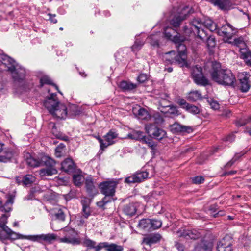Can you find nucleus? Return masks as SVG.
I'll use <instances>...</instances> for the list:
<instances>
[{
  "label": "nucleus",
  "mask_w": 251,
  "mask_h": 251,
  "mask_svg": "<svg viewBox=\"0 0 251 251\" xmlns=\"http://www.w3.org/2000/svg\"><path fill=\"white\" fill-rule=\"evenodd\" d=\"M0 65L4 66L7 70L10 72L16 85L21 87L23 90H26L27 83L25 79V70L24 68L4 54H0Z\"/></svg>",
  "instance_id": "1"
},
{
  "label": "nucleus",
  "mask_w": 251,
  "mask_h": 251,
  "mask_svg": "<svg viewBox=\"0 0 251 251\" xmlns=\"http://www.w3.org/2000/svg\"><path fill=\"white\" fill-rule=\"evenodd\" d=\"M212 79L219 84L234 87L236 78L232 72L227 69H221L220 64L217 62H212L210 72Z\"/></svg>",
  "instance_id": "2"
},
{
  "label": "nucleus",
  "mask_w": 251,
  "mask_h": 251,
  "mask_svg": "<svg viewBox=\"0 0 251 251\" xmlns=\"http://www.w3.org/2000/svg\"><path fill=\"white\" fill-rule=\"evenodd\" d=\"M186 51V46L180 45L178 48L177 54L174 51L165 53L163 56L165 63L167 64H176L180 67L187 66Z\"/></svg>",
  "instance_id": "3"
},
{
  "label": "nucleus",
  "mask_w": 251,
  "mask_h": 251,
  "mask_svg": "<svg viewBox=\"0 0 251 251\" xmlns=\"http://www.w3.org/2000/svg\"><path fill=\"white\" fill-rule=\"evenodd\" d=\"M65 236L62 238H59V242L71 244L72 245H78L81 243V240L77 231L74 229L66 227L63 230Z\"/></svg>",
  "instance_id": "4"
},
{
  "label": "nucleus",
  "mask_w": 251,
  "mask_h": 251,
  "mask_svg": "<svg viewBox=\"0 0 251 251\" xmlns=\"http://www.w3.org/2000/svg\"><path fill=\"white\" fill-rule=\"evenodd\" d=\"M237 32V29L233 27L229 24H226L223 25L218 30L217 33L219 35L223 37L226 42L231 43L230 40Z\"/></svg>",
  "instance_id": "5"
},
{
  "label": "nucleus",
  "mask_w": 251,
  "mask_h": 251,
  "mask_svg": "<svg viewBox=\"0 0 251 251\" xmlns=\"http://www.w3.org/2000/svg\"><path fill=\"white\" fill-rule=\"evenodd\" d=\"M118 136V134L114 130H110L103 138L104 140L101 139L100 137L98 136L97 139L100 144V148L102 150H104L108 146L113 144L115 141V139H117Z\"/></svg>",
  "instance_id": "6"
},
{
  "label": "nucleus",
  "mask_w": 251,
  "mask_h": 251,
  "mask_svg": "<svg viewBox=\"0 0 251 251\" xmlns=\"http://www.w3.org/2000/svg\"><path fill=\"white\" fill-rule=\"evenodd\" d=\"M192 76L194 82L198 85L206 86L209 85V80L203 75L201 67L195 66L192 72Z\"/></svg>",
  "instance_id": "7"
},
{
  "label": "nucleus",
  "mask_w": 251,
  "mask_h": 251,
  "mask_svg": "<svg viewBox=\"0 0 251 251\" xmlns=\"http://www.w3.org/2000/svg\"><path fill=\"white\" fill-rule=\"evenodd\" d=\"M145 128L149 136L157 140H161L166 135V132L164 130L157 127L154 124H148L146 125Z\"/></svg>",
  "instance_id": "8"
},
{
  "label": "nucleus",
  "mask_w": 251,
  "mask_h": 251,
  "mask_svg": "<svg viewBox=\"0 0 251 251\" xmlns=\"http://www.w3.org/2000/svg\"><path fill=\"white\" fill-rule=\"evenodd\" d=\"M20 237V234L14 232L7 226L0 227V240L3 242L7 239L15 240Z\"/></svg>",
  "instance_id": "9"
},
{
  "label": "nucleus",
  "mask_w": 251,
  "mask_h": 251,
  "mask_svg": "<svg viewBox=\"0 0 251 251\" xmlns=\"http://www.w3.org/2000/svg\"><path fill=\"white\" fill-rule=\"evenodd\" d=\"M148 175L149 173L147 171H138L130 176L126 177L124 182L127 184L140 183L147 178Z\"/></svg>",
  "instance_id": "10"
},
{
  "label": "nucleus",
  "mask_w": 251,
  "mask_h": 251,
  "mask_svg": "<svg viewBox=\"0 0 251 251\" xmlns=\"http://www.w3.org/2000/svg\"><path fill=\"white\" fill-rule=\"evenodd\" d=\"M117 183L114 181H104L99 185L101 194L104 195L114 196Z\"/></svg>",
  "instance_id": "11"
},
{
  "label": "nucleus",
  "mask_w": 251,
  "mask_h": 251,
  "mask_svg": "<svg viewBox=\"0 0 251 251\" xmlns=\"http://www.w3.org/2000/svg\"><path fill=\"white\" fill-rule=\"evenodd\" d=\"M238 77L240 82L238 86L239 89L242 92H248L251 87L250 74L246 72H243L239 74Z\"/></svg>",
  "instance_id": "12"
},
{
  "label": "nucleus",
  "mask_w": 251,
  "mask_h": 251,
  "mask_svg": "<svg viewBox=\"0 0 251 251\" xmlns=\"http://www.w3.org/2000/svg\"><path fill=\"white\" fill-rule=\"evenodd\" d=\"M195 13L194 9L189 6L181 5L179 7H174L171 16H188Z\"/></svg>",
  "instance_id": "13"
},
{
  "label": "nucleus",
  "mask_w": 251,
  "mask_h": 251,
  "mask_svg": "<svg viewBox=\"0 0 251 251\" xmlns=\"http://www.w3.org/2000/svg\"><path fill=\"white\" fill-rule=\"evenodd\" d=\"M217 251H232V241L229 236H225L220 240L217 245Z\"/></svg>",
  "instance_id": "14"
},
{
  "label": "nucleus",
  "mask_w": 251,
  "mask_h": 251,
  "mask_svg": "<svg viewBox=\"0 0 251 251\" xmlns=\"http://www.w3.org/2000/svg\"><path fill=\"white\" fill-rule=\"evenodd\" d=\"M59 101L57 98L56 94L52 93L47 97L44 101V105L50 113L52 111L55 106L59 104Z\"/></svg>",
  "instance_id": "15"
},
{
  "label": "nucleus",
  "mask_w": 251,
  "mask_h": 251,
  "mask_svg": "<svg viewBox=\"0 0 251 251\" xmlns=\"http://www.w3.org/2000/svg\"><path fill=\"white\" fill-rule=\"evenodd\" d=\"M176 234L178 237H184L187 239H197L201 236L200 233L196 230H180L178 231Z\"/></svg>",
  "instance_id": "16"
},
{
  "label": "nucleus",
  "mask_w": 251,
  "mask_h": 251,
  "mask_svg": "<svg viewBox=\"0 0 251 251\" xmlns=\"http://www.w3.org/2000/svg\"><path fill=\"white\" fill-rule=\"evenodd\" d=\"M50 113L57 118H65L67 114V107L64 104L59 102V104H57Z\"/></svg>",
  "instance_id": "17"
},
{
  "label": "nucleus",
  "mask_w": 251,
  "mask_h": 251,
  "mask_svg": "<svg viewBox=\"0 0 251 251\" xmlns=\"http://www.w3.org/2000/svg\"><path fill=\"white\" fill-rule=\"evenodd\" d=\"M209 1L222 10H229L234 8L229 0H209Z\"/></svg>",
  "instance_id": "18"
},
{
  "label": "nucleus",
  "mask_w": 251,
  "mask_h": 251,
  "mask_svg": "<svg viewBox=\"0 0 251 251\" xmlns=\"http://www.w3.org/2000/svg\"><path fill=\"white\" fill-rule=\"evenodd\" d=\"M17 154L16 151L13 149H7L0 155V162L6 163L10 161Z\"/></svg>",
  "instance_id": "19"
},
{
  "label": "nucleus",
  "mask_w": 251,
  "mask_h": 251,
  "mask_svg": "<svg viewBox=\"0 0 251 251\" xmlns=\"http://www.w3.org/2000/svg\"><path fill=\"white\" fill-rule=\"evenodd\" d=\"M161 238V236L158 233L150 234L144 237L142 243L151 246L158 242Z\"/></svg>",
  "instance_id": "20"
},
{
  "label": "nucleus",
  "mask_w": 251,
  "mask_h": 251,
  "mask_svg": "<svg viewBox=\"0 0 251 251\" xmlns=\"http://www.w3.org/2000/svg\"><path fill=\"white\" fill-rule=\"evenodd\" d=\"M50 214L52 217H55L56 219L61 221L65 220V217L64 213L59 206H56L51 209L50 211Z\"/></svg>",
  "instance_id": "21"
},
{
  "label": "nucleus",
  "mask_w": 251,
  "mask_h": 251,
  "mask_svg": "<svg viewBox=\"0 0 251 251\" xmlns=\"http://www.w3.org/2000/svg\"><path fill=\"white\" fill-rule=\"evenodd\" d=\"M191 130L190 127L182 126L177 123H176L171 126V130L173 133L189 132Z\"/></svg>",
  "instance_id": "22"
},
{
  "label": "nucleus",
  "mask_w": 251,
  "mask_h": 251,
  "mask_svg": "<svg viewBox=\"0 0 251 251\" xmlns=\"http://www.w3.org/2000/svg\"><path fill=\"white\" fill-rule=\"evenodd\" d=\"M75 166L73 160L70 158L66 159L61 163V169L66 172H73Z\"/></svg>",
  "instance_id": "23"
},
{
  "label": "nucleus",
  "mask_w": 251,
  "mask_h": 251,
  "mask_svg": "<svg viewBox=\"0 0 251 251\" xmlns=\"http://www.w3.org/2000/svg\"><path fill=\"white\" fill-rule=\"evenodd\" d=\"M134 114L138 119L148 120L150 119L151 116L148 111L144 108H139L138 109H133Z\"/></svg>",
  "instance_id": "24"
},
{
  "label": "nucleus",
  "mask_w": 251,
  "mask_h": 251,
  "mask_svg": "<svg viewBox=\"0 0 251 251\" xmlns=\"http://www.w3.org/2000/svg\"><path fill=\"white\" fill-rule=\"evenodd\" d=\"M241 58L243 59L246 64L248 66H251V52L246 48H242L240 50Z\"/></svg>",
  "instance_id": "25"
},
{
  "label": "nucleus",
  "mask_w": 251,
  "mask_h": 251,
  "mask_svg": "<svg viewBox=\"0 0 251 251\" xmlns=\"http://www.w3.org/2000/svg\"><path fill=\"white\" fill-rule=\"evenodd\" d=\"M151 220L143 219L139 221L138 227L145 231H151Z\"/></svg>",
  "instance_id": "26"
},
{
  "label": "nucleus",
  "mask_w": 251,
  "mask_h": 251,
  "mask_svg": "<svg viewBox=\"0 0 251 251\" xmlns=\"http://www.w3.org/2000/svg\"><path fill=\"white\" fill-rule=\"evenodd\" d=\"M201 93L197 90L190 91L187 95V100L190 101L195 102L202 99Z\"/></svg>",
  "instance_id": "27"
},
{
  "label": "nucleus",
  "mask_w": 251,
  "mask_h": 251,
  "mask_svg": "<svg viewBox=\"0 0 251 251\" xmlns=\"http://www.w3.org/2000/svg\"><path fill=\"white\" fill-rule=\"evenodd\" d=\"M163 101L160 102V105L163 108L168 107L169 108L165 111L161 110L162 112H164L168 116H173L178 115V110L176 107L170 105H163Z\"/></svg>",
  "instance_id": "28"
},
{
  "label": "nucleus",
  "mask_w": 251,
  "mask_h": 251,
  "mask_svg": "<svg viewBox=\"0 0 251 251\" xmlns=\"http://www.w3.org/2000/svg\"><path fill=\"white\" fill-rule=\"evenodd\" d=\"M123 211L126 215L132 216L135 214L137 209L134 203H129L124 206Z\"/></svg>",
  "instance_id": "29"
},
{
  "label": "nucleus",
  "mask_w": 251,
  "mask_h": 251,
  "mask_svg": "<svg viewBox=\"0 0 251 251\" xmlns=\"http://www.w3.org/2000/svg\"><path fill=\"white\" fill-rule=\"evenodd\" d=\"M85 186L88 193L90 194H94L96 191L94 181L90 177H88L86 179Z\"/></svg>",
  "instance_id": "30"
},
{
  "label": "nucleus",
  "mask_w": 251,
  "mask_h": 251,
  "mask_svg": "<svg viewBox=\"0 0 251 251\" xmlns=\"http://www.w3.org/2000/svg\"><path fill=\"white\" fill-rule=\"evenodd\" d=\"M119 87L123 90H132L137 88L136 84L126 81H122L119 84Z\"/></svg>",
  "instance_id": "31"
},
{
  "label": "nucleus",
  "mask_w": 251,
  "mask_h": 251,
  "mask_svg": "<svg viewBox=\"0 0 251 251\" xmlns=\"http://www.w3.org/2000/svg\"><path fill=\"white\" fill-rule=\"evenodd\" d=\"M57 173V171L54 167H47L40 170V175L42 176H50L56 174Z\"/></svg>",
  "instance_id": "32"
},
{
  "label": "nucleus",
  "mask_w": 251,
  "mask_h": 251,
  "mask_svg": "<svg viewBox=\"0 0 251 251\" xmlns=\"http://www.w3.org/2000/svg\"><path fill=\"white\" fill-rule=\"evenodd\" d=\"M128 137L132 139L142 141L145 137V135L142 131L139 130H134L131 133L128 134Z\"/></svg>",
  "instance_id": "33"
},
{
  "label": "nucleus",
  "mask_w": 251,
  "mask_h": 251,
  "mask_svg": "<svg viewBox=\"0 0 251 251\" xmlns=\"http://www.w3.org/2000/svg\"><path fill=\"white\" fill-rule=\"evenodd\" d=\"M211 245L210 243L201 242L195 246V251H211Z\"/></svg>",
  "instance_id": "34"
},
{
  "label": "nucleus",
  "mask_w": 251,
  "mask_h": 251,
  "mask_svg": "<svg viewBox=\"0 0 251 251\" xmlns=\"http://www.w3.org/2000/svg\"><path fill=\"white\" fill-rule=\"evenodd\" d=\"M42 241H45L48 243H51L57 239V236L54 233L42 234H41Z\"/></svg>",
  "instance_id": "35"
},
{
  "label": "nucleus",
  "mask_w": 251,
  "mask_h": 251,
  "mask_svg": "<svg viewBox=\"0 0 251 251\" xmlns=\"http://www.w3.org/2000/svg\"><path fill=\"white\" fill-rule=\"evenodd\" d=\"M35 181V177L31 175H25L22 179V184L25 186L31 185Z\"/></svg>",
  "instance_id": "36"
},
{
  "label": "nucleus",
  "mask_w": 251,
  "mask_h": 251,
  "mask_svg": "<svg viewBox=\"0 0 251 251\" xmlns=\"http://www.w3.org/2000/svg\"><path fill=\"white\" fill-rule=\"evenodd\" d=\"M185 40V37L181 36L180 34L177 33L176 35H174L171 40L176 45L177 51H178V48L180 45H184L183 43Z\"/></svg>",
  "instance_id": "37"
},
{
  "label": "nucleus",
  "mask_w": 251,
  "mask_h": 251,
  "mask_svg": "<svg viewBox=\"0 0 251 251\" xmlns=\"http://www.w3.org/2000/svg\"><path fill=\"white\" fill-rule=\"evenodd\" d=\"M159 34L151 35L147 38L148 42L153 47H159Z\"/></svg>",
  "instance_id": "38"
},
{
  "label": "nucleus",
  "mask_w": 251,
  "mask_h": 251,
  "mask_svg": "<svg viewBox=\"0 0 251 251\" xmlns=\"http://www.w3.org/2000/svg\"><path fill=\"white\" fill-rule=\"evenodd\" d=\"M40 83L42 86L45 84L53 86L60 94H62V93L59 90L58 86L56 84L53 83L51 80L48 76H44L41 77L40 79Z\"/></svg>",
  "instance_id": "39"
},
{
  "label": "nucleus",
  "mask_w": 251,
  "mask_h": 251,
  "mask_svg": "<svg viewBox=\"0 0 251 251\" xmlns=\"http://www.w3.org/2000/svg\"><path fill=\"white\" fill-rule=\"evenodd\" d=\"M20 236H21V237H20V239H26L34 242H38L39 243H41L42 242L41 234L28 236L20 234Z\"/></svg>",
  "instance_id": "40"
},
{
  "label": "nucleus",
  "mask_w": 251,
  "mask_h": 251,
  "mask_svg": "<svg viewBox=\"0 0 251 251\" xmlns=\"http://www.w3.org/2000/svg\"><path fill=\"white\" fill-rule=\"evenodd\" d=\"M42 162L47 167H54L55 165V161L49 156H44L42 158Z\"/></svg>",
  "instance_id": "41"
},
{
  "label": "nucleus",
  "mask_w": 251,
  "mask_h": 251,
  "mask_svg": "<svg viewBox=\"0 0 251 251\" xmlns=\"http://www.w3.org/2000/svg\"><path fill=\"white\" fill-rule=\"evenodd\" d=\"M144 44V41L143 40H140L136 38L134 45L131 47L132 51L133 52L138 51Z\"/></svg>",
  "instance_id": "42"
},
{
  "label": "nucleus",
  "mask_w": 251,
  "mask_h": 251,
  "mask_svg": "<svg viewBox=\"0 0 251 251\" xmlns=\"http://www.w3.org/2000/svg\"><path fill=\"white\" fill-rule=\"evenodd\" d=\"M113 196L111 195H105V197L102 200L97 202V205L100 207H103L108 202H110L112 200V197Z\"/></svg>",
  "instance_id": "43"
},
{
  "label": "nucleus",
  "mask_w": 251,
  "mask_h": 251,
  "mask_svg": "<svg viewBox=\"0 0 251 251\" xmlns=\"http://www.w3.org/2000/svg\"><path fill=\"white\" fill-rule=\"evenodd\" d=\"M27 164L31 167H37L40 165L41 162L34 158L30 156L26 160Z\"/></svg>",
  "instance_id": "44"
},
{
  "label": "nucleus",
  "mask_w": 251,
  "mask_h": 251,
  "mask_svg": "<svg viewBox=\"0 0 251 251\" xmlns=\"http://www.w3.org/2000/svg\"><path fill=\"white\" fill-rule=\"evenodd\" d=\"M73 182L76 186H80L84 181V177L81 175H74L73 177Z\"/></svg>",
  "instance_id": "45"
},
{
  "label": "nucleus",
  "mask_w": 251,
  "mask_h": 251,
  "mask_svg": "<svg viewBox=\"0 0 251 251\" xmlns=\"http://www.w3.org/2000/svg\"><path fill=\"white\" fill-rule=\"evenodd\" d=\"M106 248L107 251H123L124 250L123 246L114 243L109 245L107 243Z\"/></svg>",
  "instance_id": "46"
},
{
  "label": "nucleus",
  "mask_w": 251,
  "mask_h": 251,
  "mask_svg": "<svg viewBox=\"0 0 251 251\" xmlns=\"http://www.w3.org/2000/svg\"><path fill=\"white\" fill-rule=\"evenodd\" d=\"M183 17H174L171 21V24L175 27H178L180 26L181 23L185 19Z\"/></svg>",
  "instance_id": "47"
},
{
  "label": "nucleus",
  "mask_w": 251,
  "mask_h": 251,
  "mask_svg": "<svg viewBox=\"0 0 251 251\" xmlns=\"http://www.w3.org/2000/svg\"><path fill=\"white\" fill-rule=\"evenodd\" d=\"M176 32V31L175 29L171 27H166L164 29V34L166 38L171 40L174 36L173 34Z\"/></svg>",
  "instance_id": "48"
},
{
  "label": "nucleus",
  "mask_w": 251,
  "mask_h": 251,
  "mask_svg": "<svg viewBox=\"0 0 251 251\" xmlns=\"http://www.w3.org/2000/svg\"><path fill=\"white\" fill-rule=\"evenodd\" d=\"M65 146L63 144H60L55 149V155L57 157H60L65 152Z\"/></svg>",
  "instance_id": "49"
},
{
  "label": "nucleus",
  "mask_w": 251,
  "mask_h": 251,
  "mask_svg": "<svg viewBox=\"0 0 251 251\" xmlns=\"http://www.w3.org/2000/svg\"><path fill=\"white\" fill-rule=\"evenodd\" d=\"M142 142L143 143L147 144L152 150H155L156 145L152 139L145 136L144 138L142 139Z\"/></svg>",
  "instance_id": "50"
},
{
  "label": "nucleus",
  "mask_w": 251,
  "mask_h": 251,
  "mask_svg": "<svg viewBox=\"0 0 251 251\" xmlns=\"http://www.w3.org/2000/svg\"><path fill=\"white\" fill-rule=\"evenodd\" d=\"M185 110L193 114H197L200 113V109L196 106L189 104L185 107Z\"/></svg>",
  "instance_id": "51"
},
{
  "label": "nucleus",
  "mask_w": 251,
  "mask_h": 251,
  "mask_svg": "<svg viewBox=\"0 0 251 251\" xmlns=\"http://www.w3.org/2000/svg\"><path fill=\"white\" fill-rule=\"evenodd\" d=\"M233 43L235 45L240 48V50L241 49L245 48V47H246V44L242 37H240L235 39L234 40Z\"/></svg>",
  "instance_id": "52"
},
{
  "label": "nucleus",
  "mask_w": 251,
  "mask_h": 251,
  "mask_svg": "<svg viewBox=\"0 0 251 251\" xmlns=\"http://www.w3.org/2000/svg\"><path fill=\"white\" fill-rule=\"evenodd\" d=\"M151 231L160 228L162 225V222L158 220H151Z\"/></svg>",
  "instance_id": "53"
},
{
  "label": "nucleus",
  "mask_w": 251,
  "mask_h": 251,
  "mask_svg": "<svg viewBox=\"0 0 251 251\" xmlns=\"http://www.w3.org/2000/svg\"><path fill=\"white\" fill-rule=\"evenodd\" d=\"M92 210L90 207H82L81 215H83L85 219H88V217L91 215Z\"/></svg>",
  "instance_id": "54"
},
{
  "label": "nucleus",
  "mask_w": 251,
  "mask_h": 251,
  "mask_svg": "<svg viewBox=\"0 0 251 251\" xmlns=\"http://www.w3.org/2000/svg\"><path fill=\"white\" fill-rule=\"evenodd\" d=\"M4 214H2L0 218V227H3V226H7V220L9 215L7 212H4Z\"/></svg>",
  "instance_id": "55"
},
{
  "label": "nucleus",
  "mask_w": 251,
  "mask_h": 251,
  "mask_svg": "<svg viewBox=\"0 0 251 251\" xmlns=\"http://www.w3.org/2000/svg\"><path fill=\"white\" fill-rule=\"evenodd\" d=\"M206 45L209 50L214 48L216 46V41L215 39L211 37H208L206 40Z\"/></svg>",
  "instance_id": "56"
},
{
  "label": "nucleus",
  "mask_w": 251,
  "mask_h": 251,
  "mask_svg": "<svg viewBox=\"0 0 251 251\" xmlns=\"http://www.w3.org/2000/svg\"><path fill=\"white\" fill-rule=\"evenodd\" d=\"M85 244L88 248L86 251H91V250L92 249H94L95 246L96 245V243L95 241H92L90 239H86L85 241Z\"/></svg>",
  "instance_id": "57"
},
{
  "label": "nucleus",
  "mask_w": 251,
  "mask_h": 251,
  "mask_svg": "<svg viewBox=\"0 0 251 251\" xmlns=\"http://www.w3.org/2000/svg\"><path fill=\"white\" fill-rule=\"evenodd\" d=\"M251 121V117H249L247 118L241 119L239 121H238L236 123L237 126H242L246 125V124L249 123Z\"/></svg>",
  "instance_id": "58"
},
{
  "label": "nucleus",
  "mask_w": 251,
  "mask_h": 251,
  "mask_svg": "<svg viewBox=\"0 0 251 251\" xmlns=\"http://www.w3.org/2000/svg\"><path fill=\"white\" fill-rule=\"evenodd\" d=\"M90 203L91 200L88 198L84 197L81 200V204L82 205V207H90Z\"/></svg>",
  "instance_id": "59"
},
{
  "label": "nucleus",
  "mask_w": 251,
  "mask_h": 251,
  "mask_svg": "<svg viewBox=\"0 0 251 251\" xmlns=\"http://www.w3.org/2000/svg\"><path fill=\"white\" fill-rule=\"evenodd\" d=\"M204 180V177L201 176H197L192 178L193 183L198 184L202 183Z\"/></svg>",
  "instance_id": "60"
},
{
  "label": "nucleus",
  "mask_w": 251,
  "mask_h": 251,
  "mask_svg": "<svg viewBox=\"0 0 251 251\" xmlns=\"http://www.w3.org/2000/svg\"><path fill=\"white\" fill-rule=\"evenodd\" d=\"M204 23L205 25L210 30H212L216 28V24L211 20H207L206 22H204Z\"/></svg>",
  "instance_id": "61"
},
{
  "label": "nucleus",
  "mask_w": 251,
  "mask_h": 251,
  "mask_svg": "<svg viewBox=\"0 0 251 251\" xmlns=\"http://www.w3.org/2000/svg\"><path fill=\"white\" fill-rule=\"evenodd\" d=\"M148 79V75L145 74H140L137 77V80L139 83H144Z\"/></svg>",
  "instance_id": "62"
},
{
  "label": "nucleus",
  "mask_w": 251,
  "mask_h": 251,
  "mask_svg": "<svg viewBox=\"0 0 251 251\" xmlns=\"http://www.w3.org/2000/svg\"><path fill=\"white\" fill-rule=\"evenodd\" d=\"M208 102L212 109L217 110L219 108V104L216 101L211 100H208Z\"/></svg>",
  "instance_id": "63"
},
{
  "label": "nucleus",
  "mask_w": 251,
  "mask_h": 251,
  "mask_svg": "<svg viewBox=\"0 0 251 251\" xmlns=\"http://www.w3.org/2000/svg\"><path fill=\"white\" fill-rule=\"evenodd\" d=\"M107 243H100L98 245H95L94 247V251H100L102 248H106Z\"/></svg>",
  "instance_id": "64"
}]
</instances>
